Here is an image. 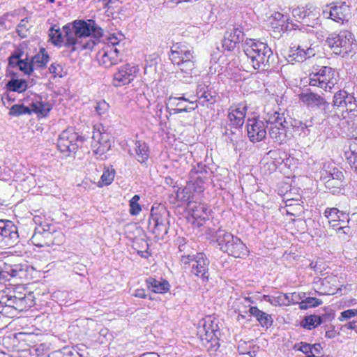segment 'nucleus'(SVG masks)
<instances>
[{
  "label": "nucleus",
  "mask_w": 357,
  "mask_h": 357,
  "mask_svg": "<svg viewBox=\"0 0 357 357\" xmlns=\"http://www.w3.org/2000/svg\"><path fill=\"white\" fill-rule=\"evenodd\" d=\"M291 13L296 21L301 22V24L294 23L289 16L280 13H276L275 17L287 23L285 28L287 31L294 30V36L296 38L300 40H310V37L315 33L314 29L321 24L319 8L309 3L305 6L294 8Z\"/></svg>",
  "instance_id": "f257e3e1"
},
{
  "label": "nucleus",
  "mask_w": 357,
  "mask_h": 357,
  "mask_svg": "<svg viewBox=\"0 0 357 357\" xmlns=\"http://www.w3.org/2000/svg\"><path fill=\"white\" fill-rule=\"evenodd\" d=\"M65 33L64 46L69 48L71 52H79L83 50H92L96 43L91 39H87L91 34L99 38L102 36V29L94 21H75L73 26L66 24L63 27Z\"/></svg>",
  "instance_id": "f03ea898"
},
{
  "label": "nucleus",
  "mask_w": 357,
  "mask_h": 357,
  "mask_svg": "<svg viewBox=\"0 0 357 357\" xmlns=\"http://www.w3.org/2000/svg\"><path fill=\"white\" fill-rule=\"evenodd\" d=\"M331 109L336 112L343 132L357 139V103L354 93L340 89L334 93Z\"/></svg>",
  "instance_id": "7ed1b4c3"
},
{
  "label": "nucleus",
  "mask_w": 357,
  "mask_h": 357,
  "mask_svg": "<svg viewBox=\"0 0 357 357\" xmlns=\"http://www.w3.org/2000/svg\"><path fill=\"white\" fill-rule=\"evenodd\" d=\"M243 48L254 69L266 70L271 66L273 61V51L266 43L247 38Z\"/></svg>",
  "instance_id": "20e7f679"
},
{
  "label": "nucleus",
  "mask_w": 357,
  "mask_h": 357,
  "mask_svg": "<svg viewBox=\"0 0 357 357\" xmlns=\"http://www.w3.org/2000/svg\"><path fill=\"white\" fill-rule=\"evenodd\" d=\"M169 59L172 63L176 66L177 77H191L195 68L196 56L193 48L186 43H176L171 47Z\"/></svg>",
  "instance_id": "39448f33"
},
{
  "label": "nucleus",
  "mask_w": 357,
  "mask_h": 357,
  "mask_svg": "<svg viewBox=\"0 0 357 357\" xmlns=\"http://www.w3.org/2000/svg\"><path fill=\"white\" fill-rule=\"evenodd\" d=\"M197 335L202 345L210 352L216 351L220 347L218 335L220 334L218 319L213 316H206L199 321Z\"/></svg>",
  "instance_id": "423d86ee"
},
{
  "label": "nucleus",
  "mask_w": 357,
  "mask_h": 357,
  "mask_svg": "<svg viewBox=\"0 0 357 357\" xmlns=\"http://www.w3.org/2000/svg\"><path fill=\"white\" fill-rule=\"evenodd\" d=\"M216 238L220 250L236 258H243L248 255L246 245L237 236L223 229L215 231Z\"/></svg>",
  "instance_id": "0eeeda50"
},
{
  "label": "nucleus",
  "mask_w": 357,
  "mask_h": 357,
  "mask_svg": "<svg viewBox=\"0 0 357 357\" xmlns=\"http://www.w3.org/2000/svg\"><path fill=\"white\" fill-rule=\"evenodd\" d=\"M326 45L330 47L335 54H346L355 52L357 44L355 43L354 35L349 31L344 30L338 33L329 34L326 40Z\"/></svg>",
  "instance_id": "6e6552de"
},
{
  "label": "nucleus",
  "mask_w": 357,
  "mask_h": 357,
  "mask_svg": "<svg viewBox=\"0 0 357 357\" xmlns=\"http://www.w3.org/2000/svg\"><path fill=\"white\" fill-rule=\"evenodd\" d=\"M267 124L270 125L269 135L274 142L282 144L287 140L288 123L284 112L277 110L268 112L265 118Z\"/></svg>",
  "instance_id": "1a4fd4ad"
},
{
  "label": "nucleus",
  "mask_w": 357,
  "mask_h": 357,
  "mask_svg": "<svg viewBox=\"0 0 357 357\" xmlns=\"http://www.w3.org/2000/svg\"><path fill=\"white\" fill-rule=\"evenodd\" d=\"M299 99L310 111L320 110L326 118L334 119L335 116L340 117L337 112H333V110L331 109V104L326 100L324 96L307 91L299 95Z\"/></svg>",
  "instance_id": "9d476101"
},
{
  "label": "nucleus",
  "mask_w": 357,
  "mask_h": 357,
  "mask_svg": "<svg viewBox=\"0 0 357 357\" xmlns=\"http://www.w3.org/2000/svg\"><path fill=\"white\" fill-rule=\"evenodd\" d=\"M168 216V211L163 207L156 209L153 207L151 209L148 229L158 240L164 239L168 232L169 227Z\"/></svg>",
  "instance_id": "9b49d317"
},
{
  "label": "nucleus",
  "mask_w": 357,
  "mask_h": 357,
  "mask_svg": "<svg viewBox=\"0 0 357 357\" xmlns=\"http://www.w3.org/2000/svg\"><path fill=\"white\" fill-rule=\"evenodd\" d=\"M338 77L335 70L328 66H322L317 72L310 74L309 85L317 86L325 91H331L337 84Z\"/></svg>",
  "instance_id": "f8f14e48"
},
{
  "label": "nucleus",
  "mask_w": 357,
  "mask_h": 357,
  "mask_svg": "<svg viewBox=\"0 0 357 357\" xmlns=\"http://www.w3.org/2000/svg\"><path fill=\"white\" fill-rule=\"evenodd\" d=\"M110 135L101 124L93 126L91 149L97 159L104 160L107 158V153L111 149Z\"/></svg>",
  "instance_id": "ddd939ff"
},
{
  "label": "nucleus",
  "mask_w": 357,
  "mask_h": 357,
  "mask_svg": "<svg viewBox=\"0 0 357 357\" xmlns=\"http://www.w3.org/2000/svg\"><path fill=\"white\" fill-rule=\"evenodd\" d=\"M181 261L183 264L191 265V273L203 282L208 280L210 261L205 254L199 252L195 255H181Z\"/></svg>",
  "instance_id": "4468645a"
},
{
  "label": "nucleus",
  "mask_w": 357,
  "mask_h": 357,
  "mask_svg": "<svg viewBox=\"0 0 357 357\" xmlns=\"http://www.w3.org/2000/svg\"><path fill=\"white\" fill-rule=\"evenodd\" d=\"M83 141L82 136L79 135L73 128H69L60 134L57 139V147L64 157H69L76 152Z\"/></svg>",
  "instance_id": "2eb2a0df"
},
{
  "label": "nucleus",
  "mask_w": 357,
  "mask_h": 357,
  "mask_svg": "<svg viewBox=\"0 0 357 357\" xmlns=\"http://www.w3.org/2000/svg\"><path fill=\"white\" fill-rule=\"evenodd\" d=\"M139 73V66L130 63H126L117 68L113 75L112 84L121 87L131 83Z\"/></svg>",
  "instance_id": "dca6fc26"
},
{
  "label": "nucleus",
  "mask_w": 357,
  "mask_h": 357,
  "mask_svg": "<svg viewBox=\"0 0 357 357\" xmlns=\"http://www.w3.org/2000/svg\"><path fill=\"white\" fill-rule=\"evenodd\" d=\"M17 226L10 220H0V248H10L19 242Z\"/></svg>",
  "instance_id": "f3484780"
},
{
  "label": "nucleus",
  "mask_w": 357,
  "mask_h": 357,
  "mask_svg": "<svg viewBox=\"0 0 357 357\" xmlns=\"http://www.w3.org/2000/svg\"><path fill=\"white\" fill-rule=\"evenodd\" d=\"M350 15V8L345 3H333L326 5L322 10V15L326 19H331L332 20L343 23L348 20Z\"/></svg>",
  "instance_id": "a211bd4d"
},
{
  "label": "nucleus",
  "mask_w": 357,
  "mask_h": 357,
  "mask_svg": "<svg viewBox=\"0 0 357 357\" xmlns=\"http://www.w3.org/2000/svg\"><path fill=\"white\" fill-rule=\"evenodd\" d=\"M0 268V280L7 282L14 278H26L29 266L26 264H11L4 262Z\"/></svg>",
  "instance_id": "6ab92c4d"
},
{
  "label": "nucleus",
  "mask_w": 357,
  "mask_h": 357,
  "mask_svg": "<svg viewBox=\"0 0 357 357\" xmlns=\"http://www.w3.org/2000/svg\"><path fill=\"white\" fill-rule=\"evenodd\" d=\"M266 122L259 119H249L247 122L248 136L253 142L262 141L266 136Z\"/></svg>",
  "instance_id": "aec40b11"
},
{
  "label": "nucleus",
  "mask_w": 357,
  "mask_h": 357,
  "mask_svg": "<svg viewBox=\"0 0 357 357\" xmlns=\"http://www.w3.org/2000/svg\"><path fill=\"white\" fill-rule=\"evenodd\" d=\"M119 52L120 49L116 47L105 45L98 53V60L100 65L109 68L121 61Z\"/></svg>",
  "instance_id": "412c9836"
},
{
  "label": "nucleus",
  "mask_w": 357,
  "mask_h": 357,
  "mask_svg": "<svg viewBox=\"0 0 357 357\" xmlns=\"http://www.w3.org/2000/svg\"><path fill=\"white\" fill-rule=\"evenodd\" d=\"M20 49L15 50L8 57V67L13 69H18L25 75H31L33 72V66L26 55Z\"/></svg>",
  "instance_id": "4be33fe9"
},
{
  "label": "nucleus",
  "mask_w": 357,
  "mask_h": 357,
  "mask_svg": "<svg viewBox=\"0 0 357 357\" xmlns=\"http://www.w3.org/2000/svg\"><path fill=\"white\" fill-rule=\"evenodd\" d=\"M321 178L326 180L325 184L327 188H331L333 183L337 185L336 188H340L344 184V175L342 171L335 167H331L330 164L325 163L321 171Z\"/></svg>",
  "instance_id": "5701e85b"
},
{
  "label": "nucleus",
  "mask_w": 357,
  "mask_h": 357,
  "mask_svg": "<svg viewBox=\"0 0 357 357\" xmlns=\"http://www.w3.org/2000/svg\"><path fill=\"white\" fill-rule=\"evenodd\" d=\"M205 165L202 163L197 164V169L194 167L190 172V180L188 182L192 187L194 193L198 199L205 189V175L206 172L204 169Z\"/></svg>",
  "instance_id": "b1692460"
},
{
  "label": "nucleus",
  "mask_w": 357,
  "mask_h": 357,
  "mask_svg": "<svg viewBox=\"0 0 357 357\" xmlns=\"http://www.w3.org/2000/svg\"><path fill=\"white\" fill-rule=\"evenodd\" d=\"M208 81H200L197 84L195 98L197 100V104L202 106L208 107L216 102V93L209 88Z\"/></svg>",
  "instance_id": "393cba45"
},
{
  "label": "nucleus",
  "mask_w": 357,
  "mask_h": 357,
  "mask_svg": "<svg viewBox=\"0 0 357 357\" xmlns=\"http://www.w3.org/2000/svg\"><path fill=\"white\" fill-rule=\"evenodd\" d=\"M48 224L40 225L36 227L30 239L31 243L38 248L49 247L52 243V233Z\"/></svg>",
  "instance_id": "a878e982"
},
{
  "label": "nucleus",
  "mask_w": 357,
  "mask_h": 357,
  "mask_svg": "<svg viewBox=\"0 0 357 357\" xmlns=\"http://www.w3.org/2000/svg\"><path fill=\"white\" fill-rule=\"evenodd\" d=\"M188 208L191 215L195 220L194 224L197 227L203 225L204 222L208 220L210 211L208 206L204 203L197 202V200L188 204Z\"/></svg>",
  "instance_id": "bb28decb"
},
{
  "label": "nucleus",
  "mask_w": 357,
  "mask_h": 357,
  "mask_svg": "<svg viewBox=\"0 0 357 357\" xmlns=\"http://www.w3.org/2000/svg\"><path fill=\"white\" fill-rule=\"evenodd\" d=\"M246 112L247 107L245 105L231 106L227 114L229 126L235 129L241 128L244 124Z\"/></svg>",
  "instance_id": "cd10ccee"
},
{
  "label": "nucleus",
  "mask_w": 357,
  "mask_h": 357,
  "mask_svg": "<svg viewBox=\"0 0 357 357\" xmlns=\"http://www.w3.org/2000/svg\"><path fill=\"white\" fill-rule=\"evenodd\" d=\"M24 101L29 105L31 114L35 113L43 117L46 116L52 109L49 102L43 100L42 97L36 94H32L31 97L26 98Z\"/></svg>",
  "instance_id": "c85d7f7f"
},
{
  "label": "nucleus",
  "mask_w": 357,
  "mask_h": 357,
  "mask_svg": "<svg viewBox=\"0 0 357 357\" xmlns=\"http://www.w3.org/2000/svg\"><path fill=\"white\" fill-rule=\"evenodd\" d=\"M149 144L143 140H136L133 148L129 150V154L142 165H146L150 157Z\"/></svg>",
  "instance_id": "c756f323"
},
{
  "label": "nucleus",
  "mask_w": 357,
  "mask_h": 357,
  "mask_svg": "<svg viewBox=\"0 0 357 357\" xmlns=\"http://www.w3.org/2000/svg\"><path fill=\"white\" fill-rule=\"evenodd\" d=\"M10 77L6 83L3 89L6 93L15 92L22 93L26 91L29 87L28 81L24 79H20L17 73L13 71L10 72Z\"/></svg>",
  "instance_id": "7c9ffc66"
},
{
  "label": "nucleus",
  "mask_w": 357,
  "mask_h": 357,
  "mask_svg": "<svg viewBox=\"0 0 357 357\" xmlns=\"http://www.w3.org/2000/svg\"><path fill=\"white\" fill-rule=\"evenodd\" d=\"M314 48L307 45H298L297 47H291L289 55V61L303 62L307 59L315 56Z\"/></svg>",
  "instance_id": "2f4dec72"
},
{
  "label": "nucleus",
  "mask_w": 357,
  "mask_h": 357,
  "mask_svg": "<svg viewBox=\"0 0 357 357\" xmlns=\"http://www.w3.org/2000/svg\"><path fill=\"white\" fill-rule=\"evenodd\" d=\"M197 107V104L195 107H183L182 102L177 96H170L166 100V109L170 114H179L182 112H189L195 110Z\"/></svg>",
  "instance_id": "473e14b6"
},
{
  "label": "nucleus",
  "mask_w": 357,
  "mask_h": 357,
  "mask_svg": "<svg viewBox=\"0 0 357 357\" xmlns=\"http://www.w3.org/2000/svg\"><path fill=\"white\" fill-rule=\"evenodd\" d=\"M15 296L0 294V314L6 317H15Z\"/></svg>",
  "instance_id": "72a5a7b5"
},
{
  "label": "nucleus",
  "mask_w": 357,
  "mask_h": 357,
  "mask_svg": "<svg viewBox=\"0 0 357 357\" xmlns=\"http://www.w3.org/2000/svg\"><path fill=\"white\" fill-rule=\"evenodd\" d=\"M146 284L149 290L156 294H165L170 289V284L167 280H157L152 277L146 279Z\"/></svg>",
  "instance_id": "f704fd0d"
},
{
  "label": "nucleus",
  "mask_w": 357,
  "mask_h": 357,
  "mask_svg": "<svg viewBox=\"0 0 357 357\" xmlns=\"http://www.w3.org/2000/svg\"><path fill=\"white\" fill-rule=\"evenodd\" d=\"M249 312L256 318L262 327L268 328L272 326L273 320L271 314L260 310L255 306H250Z\"/></svg>",
  "instance_id": "c9c22d12"
},
{
  "label": "nucleus",
  "mask_w": 357,
  "mask_h": 357,
  "mask_svg": "<svg viewBox=\"0 0 357 357\" xmlns=\"http://www.w3.org/2000/svg\"><path fill=\"white\" fill-rule=\"evenodd\" d=\"M176 198L183 202H188L189 204L199 199L189 183L183 188H178L176 192Z\"/></svg>",
  "instance_id": "e433bc0d"
},
{
  "label": "nucleus",
  "mask_w": 357,
  "mask_h": 357,
  "mask_svg": "<svg viewBox=\"0 0 357 357\" xmlns=\"http://www.w3.org/2000/svg\"><path fill=\"white\" fill-rule=\"evenodd\" d=\"M326 315L319 316L317 314H311L304 317L301 323V326L307 330H312L321 325L326 319Z\"/></svg>",
  "instance_id": "4c0bfd02"
},
{
  "label": "nucleus",
  "mask_w": 357,
  "mask_h": 357,
  "mask_svg": "<svg viewBox=\"0 0 357 357\" xmlns=\"http://www.w3.org/2000/svg\"><path fill=\"white\" fill-rule=\"evenodd\" d=\"M325 216L328 219L329 224L336 222H345L347 215L337 208H327L324 212Z\"/></svg>",
  "instance_id": "58836bf2"
},
{
  "label": "nucleus",
  "mask_w": 357,
  "mask_h": 357,
  "mask_svg": "<svg viewBox=\"0 0 357 357\" xmlns=\"http://www.w3.org/2000/svg\"><path fill=\"white\" fill-rule=\"evenodd\" d=\"M225 139L227 143L231 144L232 147L236 150L239 145V142L243 137L239 130H232L226 128L224 132Z\"/></svg>",
  "instance_id": "ea45409f"
},
{
  "label": "nucleus",
  "mask_w": 357,
  "mask_h": 357,
  "mask_svg": "<svg viewBox=\"0 0 357 357\" xmlns=\"http://www.w3.org/2000/svg\"><path fill=\"white\" fill-rule=\"evenodd\" d=\"M49 37L50 40L54 45L61 47L62 45H64L65 42L63 40V37L62 33L59 27H56V25L52 26L49 30Z\"/></svg>",
  "instance_id": "a19ab883"
},
{
  "label": "nucleus",
  "mask_w": 357,
  "mask_h": 357,
  "mask_svg": "<svg viewBox=\"0 0 357 357\" xmlns=\"http://www.w3.org/2000/svg\"><path fill=\"white\" fill-rule=\"evenodd\" d=\"M8 114L11 116L31 114V109L29 105H25L24 104H15L10 107Z\"/></svg>",
  "instance_id": "79ce46f5"
},
{
  "label": "nucleus",
  "mask_w": 357,
  "mask_h": 357,
  "mask_svg": "<svg viewBox=\"0 0 357 357\" xmlns=\"http://www.w3.org/2000/svg\"><path fill=\"white\" fill-rule=\"evenodd\" d=\"M49 56L47 54L45 53V50L43 49L40 51V53L35 55L31 61H30L31 64L33 66V69L35 66L36 67H43L48 62Z\"/></svg>",
  "instance_id": "37998d69"
},
{
  "label": "nucleus",
  "mask_w": 357,
  "mask_h": 357,
  "mask_svg": "<svg viewBox=\"0 0 357 357\" xmlns=\"http://www.w3.org/2000/svg\"><path fill=\"white\" fill-rule=\"evenodd\" d=\"M344 157L351 167L357 165V146L351 145L348 149L344 151Z\"/></svg>",
  "instance_id": "c03bdc74"
},
{
  "label": "nucleus",
  "mask_w": 357,
  "mask_h": 357,
  "mask_svg": "<svg viewBox=\"0 0 357 357\" xmlns=\"http://www.w3.org/2000/svg\"><path fill=\"white\" fill-rule=\"evenodd\" d=\"M323 303L322 301L314 297H306L303 298L300 303L301 310H307L309 307H315Z\"/></svg>",
  "instance_id": "a18cd8bd"
},
{
  "label": "nucleus",
  "mask_w": 357,
  "mask_h": 357,
  "mask_svg": "<svg viewBox=\"0 0 357 357\" xmlns=\"http://www.w3.org/2000/svg\"><path fill=\"white\" fill-rule=\"evenodd\" d=\"M114 174L115 171L114 169L105 168L99 181V183H101L100 185H108L111 184L114 180Z\"/></svg>",
  "instance_id": "49530a36"
},
{
  "label": "nucleus",
  "mask_w": 357,
  "mask_h": 357,
  "mask_svg": "<svg viewBox=\"0 0 357 357\" xmlns=\"http://www.w3.org/2000/svg\"><path fill=\"white\" fill-rule=\"evenodd\" d=\"M30 25L29 24V19L25 17L22 19L17 26V33L22 38H26L29 34Z\"/></svg>",
  "instance_id": "de8ad7c7"
},
{
  "label": "nucleus",
  "mask_w": 357,
  "mask_h": 357,
  "mask_svg": "<svg viewBox=\"0 0 357 357\" xmlns=\"http://www.w3.org/2000/svg\"><path fill=\"white\" fill-rule=\"evenodd\" d=\"M125 39V36L120 31L110 33L107 37V44L106 45H111L118 47L119 43Z\"/></svg>",
  "instance_id": "09e8293b"
},
{
  "label": "nucleus",
  "mask_w": 357,
  "mask_h": 357,
  "mask_svg": "<svg viewBox=\"0 0 357 357\" xmlns=\"http://www.w3.org/2000/svg\"><path fill=\"white\" fill-rule=\"evenodd\" d=\"M140 197L138 195H134L129 202L130 213L132 215H137L142 211V207L139 204Z\"/></svg>",
  "instance_id": "8fccbe9b"
},
{
  "label": "nucleus",
  "mask_w": 357,
  "mask_h": 357,
  "mask_svg": "<svg viewBox=\"0 0 357 357\" xmlns=\"http://www.w3.org/2000/svg\"><path fill=\"white\" fill-rule=\"evenodd\" d=\"M109 107V104L106 102L105 100H102L96 102L95 111L99 116H102L107 114Z\"/></svg>",
  "instance_id": "3c124183"
},
{
  "label": "nucleus",
  "mask_w": 357,
  "mask_h": 357,
  "mask_svg": "<svg viewBox=\"0 0 357 357\" xmlns=\"http://www.w3.org/2000/svg\"><path fill=\"white\" fill-rule=\"evenodd\" d=\"M356 316H357V309H349L342 312L338 319L340 321H344Z\"/></svg>",
  "instance_id": "603ef678"
},
{
  "label": "nucleus",
  "mask_w": 357,
  "mask_h": 357,
  "mask_svg": "<svg viewBox=\"0 0 357 357\" xmlns=\"http://www.w3.org/2000/svg\"><path fill=\"white\" fill-rule=\"evenodd\" d=\"M15 304L14 306L15 316H16L17 311H23L27 307L26 304V297L17 298L15 296Z\"/></svg>",
  "instance_id": "864d4df0"
},
{
  "label": "nucleus",
  "mask_w": 357,
  "mask_h": 357,
  "mask_svg": "<svg viewBox=\"0 0 357 357\" xmlns=\"http://www.w3.org/2000/svg\"><path fill=\"white\" fill-rule=\"evenodd\" d=\"M229 31L231 33V34H233L234 36V37H235L234 40H236V41H238L239 43L241 41H243L244 37H245V33L241 26H234Z\"/></svg>",
  "instance_id": "5fc2aeb1"
},
{
  "label": "nucleus",
  "mask_w": 357,
  "mask_h": 357,
  "mask_svg": "<svg viewBox=\"0 0 357 357\" xmlns=\"http://www.w3.org/2000/svg\"><path fill=\"white\" fill-rule=\"evenodd\" d=\"M49 71L50 73L54 74V75L59 76V77H63V68L59 63H52L49 68Z\"/></svg>",
  "instance_id": "6e6d98bb"
},
{
  "label": "nucleus",
  "mask_w": 357,
  "mask_h": 357,
  "mask_svg": "<svg viewBox=\"0 0 357 357\" xmlns=\"http://www.w3.org/2000/svg\"><path fill=\"white\" fill-rule=\"evenodd\" d=\"M305 298V293L300 292H292L291 293V305L299 304L302 301L303 298Z\"/></svg>",
  "instance_id": "4d7b16f0"
},
{
  "label": "nucleus",
  "mask_w": 357,
  "mask_h": 357,
  "mask_svg": "<svg viewBox=\"0 0 357 357\" xmlns=\"http://www.w3.org/2000/svg\"><path fill=\"white\" fill-rule=\"evenodd\" d=\"M296 348H297V349L298 351H301V352H303V354H308L310 353H312V344H310L308 343H306V342H300L298 343V344H296L295 346Z\"/></svg>",
  "instance_id": "13d9d810"
},
{
  "label": "nucleus",
  "mask_w": 357,
  "mask_h": 357,
  "mask_svg": "<svg viewBox=\"0 0 357 357\" xmlns=\"http://www.w3.org/2000/svg\"><path fill=\"white\" fill-rule=\"evenodd\" d=\"M237 44L232 42V40H229L224 36L222 40V47L225 50L232 51L235 49Z\"/></svg>",
  "instance_id": "bf43d9fd"
},
{
  "label": "nucleus",
  "mask_w": 357,
  "mask_h": 357,
  "mask_svg": "<svg viewBox=\"0 0 357 357\" xmlns=\"http://www.w3.org/2000/svg\"><path fill=\"white\" fill-rule=\"evenodd\" d=\"M271 305L273 306H284L282 293H279L276 296H272Z\"/></svg>",
  "instance_id": "052dcab7"
},
{
  "label": "nucleus",
  "mask_w": 357,
  "mask_h": 357,
  "mask_svg": "<svg viewBox=\"0 0 357 357\" xmlns=\"http://www.w3.org/2000/svg\"><path fill=\"white\" fill-rule=\"evenodd\" d=\"M178 98L180 100L188 102L189 103H190L192 105H196L197 102V100L195 98V95L190 96L189 97H186L185 94H182V96H178Z\"/></svg>",
  "instance_id": "680f3d73"
},
{
  "label": "nucleus",
  "mask_w": 357,
  "mask_h": 357,
  "mask_svg": "<svg viewBox=\"0 0 357 357\" xmlns=\"http://www.w3.org/2000/svg\"><path fill=\"white\" fill-rule=\"evenodd\" d=\"M337 234L340 237H342V235H347L350 232V227L348 226H340L337 229Z\"/></svg>",
  "instance_id": "e2e57ef3"
},
{
  "label": "nucleus",
  "mask_w": 357,
  "mask_h": 357,
  "mask_svg": "<svg viewBox=\"0 0 357 357\" xmlns=\"http://www.w3.org/2000/svg\"><path fill=\"white\" fill-rule=\"evenodd\" d=\"M134 296L139 298H147L149 296L144 289H137L133 294Z\"/></svg>",
  "instance_id": "0e129e2a"
},
{
  "label": "nucleus",
  "mask_w": 357,
  "mask_h": 357,
  "mask_svg": "<svg viewBox=\"0 0 357 357\" xmlns=\"http://www.w3.org/2000/svg\"><path fill=\"white\" fill-rule=\"evenodd\" d=\"M284 306H289L291 301V293H282Z\"/></svg>",
  "instance_id": "69168bd1"
},
{
  "label": "nucleus",
  "mask_w": 357,
  "mask_h": 357,
  "mask_svg": "<svg viewBox=\"0 0 357 357\" xmlns=\"http://www.w3.org/2000/svg\"><path fill=\"white\" fill-rule=\"evenodd\" d=\"M342 328H346V329H349V330H356V322L353 321H349V323L343 325L342 326Z\"/></svg>",
  "instance_id": "338daca9"
},
{
  "label": "nucleus",
  "mask_w": 357,
  "mask_h": 357,
  "mask_svg": "<svg viewBox=\"0 0 357 357\" xmlns=\"http://www.w3.org/2000/svg\"><path fill=\"white\" fill-rule=\"evenodd\" d=\"M139 357H160L157 353L155 352H148L144 353L141 355Z\"/></svg>",
  "instance_id": "774afa93"
}]
</instances>
